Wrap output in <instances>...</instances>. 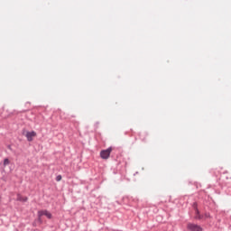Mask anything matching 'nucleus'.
<instances>
[{"label": "nucleus", "mask_w": 231, "mask_h": 231, "mask_svg": "<svg viewBox=\"0 0 231 231\" xmlns=\"http://www.w3.org/2000/svg\"><path fill=\"white\" fill-rule=\"evenodd\" d=\"M113 152V148H107L106 150H102L100 152V157L102 160H108L109 156H111V152Z\"/></svg>", "instance_id": "obj_1"}, {"label": "nucleus", "mask_w": 231, "mask_h": 231, "mask_svg": "<svg viewBox=\"0 0 231 231\" xmlns=\"http://www.w3.org/2000/svg\"><path fill=\"white\" fill-rule=\"evenodd\" d=\"M188 230L189 231H203V227L199 226L198 224H188L187 226Z\"/></svg>", "instance_id": "obj_2"}, {"label": "nucleus", "mask_w": 231, "mask_h": 231, "mask_svg": "<svg viewBox=\"0 0 231 231\" xmlns=\"http://www.w3.org/2000/svg\"><path fill=\"white\" fill-rule=\"evenodd\" d=\"M42 216H45L48 219H51L52 216L48 210H40L38 211V217L41 219Z\"/></svg>", "instance_id": "obj_3"}, {"label": "nucleus", "mask_w": 231, "mask_h": 231, "mask_svg": "<svg viewBox=\"0 0 231 231\" xmlns=\"http://www.w3.org/2000/svg\"><path fill=\"white\" fill-rule=\"evenodd\" d=\"M35 136H37V133L35 131L27 132L25 134V137L29 142H33V138H35Z\"/></svg>", "instance_id": "obj_4"}, {"label": "nucleus", "mask_w": 231, "mask_h": 231, "mask_svg": "<svg viewBox=\"0 0 231 231\" xmlns=\"http://www.w3.org/2000/svg\"><path fill=\"white\" fill-rule=\"evenodd\" d=\"M17 201H22L23 203H26V201H28V197H24L21 194L17 195Z\"/></svg>", "instance_id": "obj_5"}, {"label": "nucleus", "mask_w": 231, "mask_h": 231, "mask_svg": "<svg viewBox=\"0 0 231 231\" xmlns=\"http://www.w3.org/2000/svg\"><path fill=\"white\" fill-rule=\"evenodd\" d=\"M6 165H10V160L8 159L4 160V167H6Z\"/></svg>", "instance_id": "obj_6"}, {"label": "nucleus", "mask_w": 231, "mask_h": 231, "mask_svg": "<svg viewBox=\"0 0 231 231\" xmlns=\"http://www.w3.org/2000/svg\"><path fill=\"white\" fill-rule=\"evenodd\" d=\"M196 214H197L196 218L201 219V217L199 216V210H198V208H196Z\"/></svg>", "instance_id": "obj_7"}, {"label": "nucleus", "mask_w": 231, "mask_h": 231, "mask_svg": "<svg viewBox=\"0 0 231 231\" xmlns=\"http://www.w3.org/2000/svg\"><path fill=\"white\" fill-rule=\"evenodd\" d=\"M60 180H62V176L58 175V176L56 177V181H60Z\"/></svg>", "instance_id": "obj_8"}]
</instances>
